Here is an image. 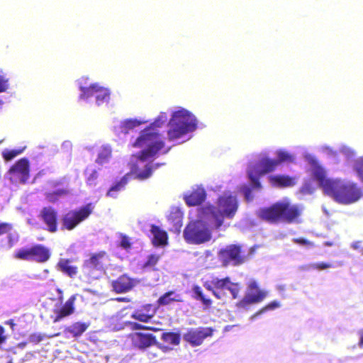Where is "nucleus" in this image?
<instances>
[{
    "label": "nucleus",
    "mask_w": 363,
    "mask_h": 363,
    "mask_svg": "<svg viewBox=\"0 0 363 363\" xmlns=\"http://www.w3.org/2000/svg\"><path fill=\"white\" fill-rule=\"evenodd\" d=\"M50 257V251L43 245H38L32 247V260L38 262H45Z\"/></svg>",
    "instance_id": "obj_20"
},
{
    "label": "nucleus",
    "mask_w": 363,
    "mask_h": 363,
    "mask_svg": "<svg viewBox=\"0 0 363 363\" xmlns=\"http://www.w3.org/2000/svg\"><path fill=\"white\" fill-rule=\"evenodd\" d=\"M213 334V330L210 328H191L186 333L184 334L183 338L191 346H199L202 344L203 340L211 337Z\"/></svg>",
    "instance_id": "obj_12"
},
{
    "label": "nucleus",
    "mask_w": 363,
    "mask_h": 363,
    "mask_svg": "<svg viewBox=\"0 0 363 363\" xmlns=\"http://www.w3.org/2000/svg\"><path fill=\"white\" fill-rule=\"evenodd\" d=\"M339 151L348 161L353 160L355 156V152L350 147L345 145H341L339 148Z\"/></svg>",
    "instance_id": "obj_35"
},
{
    "label": "nucleus",
    "mask_w": 363,
    "mask_h": 363,
    "mask_svg": "<svg viewBox=\"0 0 363 363\" xmlns=\"http://www.w3.org/2000/svg\"><path fill=\"white\" fill-rule=\"evenodd\" d=\"M182 297L179 294H176L174 291H169L163 294L158 299V303L162 306L169 305L173 301H182Z\"/></svg>",
    "instance_id": "obj_26"
},
{
    "label": "nucleus",
    "mask_w": 363,
    "mask_h": 363,
    "mask_svg": "<svg viewBox=\"0 0 363 363\" xmlns=\"http://www.w3.org/2000/svg\"><path fill=\"white\" fill-rule=\"evenodd\" d=\"M267 296V291L259 289L255 281L250 283L244 298L237 303L238 308L249 310L252 304L262 302Z\"/></svg>",
    "instance_id": "obj_10"
},
{
    "label": "nucleus",
    "mask_w": 363,
    "mask_h": 363,
    "mask_svg": "<svg viewBox=\"0 0 363 363\" xmlns=\"http://www.w3.org/2000/svg\"><path fill=\"white\" fill-rule=\"evenodd\" d=\"M183 213L178 207H172L167 216L168 220L173 224L174 230H179L182 225Z\"/></svg>",
    "instance_id": "obj_21"
},
{
    "label": "nucleus",
    "mask_w": 363,
    "mask_h": 363,
    "mask_svg": "<svg viewBox=\"0 0 363 363\" xmlns=\"http://www.w3.org/2000/svg\"><path fill=\"white\" fill-rule=\"evenodd\" d=\"M48 274V270L45 269L41 274L38 275V277H39V279H45L47 278Z\"/></svg>",
    "instance_id": "obj_55"
},
{
    "label": "nucleus",
    "mask_w": 363,
    "mask_h": 363,
    "mask_svg": "<svg viewBox=\"0 0 363 363\" xmlns=\"http://www.w3.org/2000/svg\"><path fill=\"white\" fill-rule=\"evenodd\" d=\"M70 260L66 259H60L57 267L60 270L70 277H74L77 274V267L70 264Z\"/></svg>",
    "instance_id": "obj_25"
},
{
    "label": "nucleus",
    "mask_w": 363,
    "mask_h": 363,
    "mask_svg": "<svg viewBox=\"0 0 363 363\" xmlns=\"http://www.w3.org/2000/svg\"><path fill=\"white\" fill-rule=\"evenodd\" d=\"M240 192L242 194L246 201L250 202L252 201V190L247 185L244 184L241 186Z\"/></svg>",
    "instance_id": "obj_41"
},
{
    "label": "nucleus",
    "mask_w": 363,
    "mask_h": 363,
    "mask_svg": "<svg viewBox=\"0 0 363 363\" xmlns=\"http://www.w3.org/2000/svg\"><path fill=\"white\" fill-rule=\"evenodd\" d=\"M226 289L230 292L233 298H236L240 288L238 284L232 283L230 281V284L228 285Z\"/></svg>",
    "instance_id": "obj_42"
},
{
    "label": "nucleus",
    "mask_w": 363,
    "mask_h": 363,
    "mask_svg": "<svg viewBox=\"0 0 363 363\" xmlns=\"http://www.w3.org/2000/svg\"><path fill=\"white\" fill-rule=\"evenodd\" d=\"M65 194V191L63 189H57L52 193L48 194L47 196L49 201L54 202L60 196Z\"/></svg>",
    "instance_id": "obj_43"
},
{
    "label": "nucleus",
    "mask_w": 363,
    "mask_h": 363,
    "mask_svg": "<svg viewBox=\"0 0 363 363\" xmlns=\"http://www.w3.org/2000/svg\"><path fill=\"white\" fill-rule=\"evenodd\" d=\"M322 149H323V151L324 152L327 153L328 155L335 156L337 154L335 151H333L329 147L324 146L322 147Z\"/></svg>",
    "instance_id": "obj_50"
},
{
    "label": "nucleus",
    "mask_w": 363,
    "mask_h": 363,
    "mask_svg": "<svg viewBox=\"0 0 363 363\" xmlns=\"http://www.w3.org/2000/svg\"><path fill=\"white\" fill-rule=\"evenodd\" d=\"M45 335L41 333H33L29 335L28 341L33 343H38L43 340Z\"/></svg>",
    "instance_id": "obj_44"
},
{
    "label": "nucleus",
    "mask_w": 363,
    "mask_h": 363,
    "mask_svg": "<svg viewBox=\"0 0 363 363\" xmlns=\"http://www.w3.org/2000/svg\"><path fill=\"white\" fill-rule=\"evenodd\" d=\"M86 78H81L78 84L81 94L79 99L88 103H95L96 106H101L108 103L110 99V91L108 89L99 86L97 84H89Z\"/></svg>",
    "instance_id": "obj_8"
},
{
    "label": "nucleus",
    "mask_w": 363,
    "mask_h": 363,
    "mask_svg": "<svg viewBox=\"0 0 363 363\" xmlns=\"http://www.w3.org/2000/svg\"><path fill=\"white\" fill-rule=\"evenodd\" d=\"M161 338L164 342L174 345H178L180 342V334L179 333H163Z\"/></svg>",
    "instance_id": "obj_31"
},
{
    "label": "nucleus",
    "mask_w": 363,
    "mask_h": 363,
    "mask_svg": "<svg viewBox=\"0 0 363 363\" xmlns=\"http://www.w3.org/2000/svg\"><path fill=\"white\" fill-rule=\"evenodd\" d=\"M112 155V150L110 145H104L98 150L97 157L95 162L99 166H104L109 163Z\"/></svg>",
    "instance_id": "obj_18"
},
{
    "label": "nucleus",
    "mask_w": 363,
    "mask_h": 363,
    "mask_svg": "<svg viewBox=\"0 0 363 363\" xmlns=\"http://www.w3.org/2000/svg\"><path fill=\"white\" fill-rule=\"evenodd\" d=\"M92 211L91 203H88L79 210L69 211L62 218L63 226L68 230H73L81 222L86 220Z\"/></svg>",
    "instance_id": "obj_9"
},
{
    "label": "nucleus",
    "mask_w": 363,
    "mask_h": 363,
    "mask_svg": "<svg viewBox=\"0 0 363 363\" xmlns=\"http://www.w3.org/2000/svg\"><path fill=\"white\" fill-rule=\"evenodd\" d=\"M311 171L324 194L336 202L348 205L361 198L362 190L356 183L347 179L327 178L325 169L316 162L311 164Z\"/></svg>",
    "instance_id": "obj_2"
},
{
    "label": "nucleus",
    "mask_w": 363,
    "mask_h": 363,
    "mask_svg": "<svg viewBox=\"0 0 363 363\" xmlns=\"http://www.w3.org/2000/svg\"><path fill=\"white\" fill-rule=\"evenodd\" d=\"M4 328L0 325V336H4Z\"/></svg>",
    "instance_id": "obj_62"
},
{
    "label": "nucleus",
    "mask_w": 363,
    "mask_h": 363,
    "mask_svg": "<svg viewBox=\"0 0 363 363\" xmlns=\"http://www.w3.org/2000/svg\"><path fill=\"white\" fill-rule=\"evenodd\" d=\"M22 151H23V150H6L2 152V156L5 160L9 161V160H11L12 159H13L17 155H20L22 152Z\"/></svg>",
    "instance_id": "obj_40"
},
{
    "label": "nucleus",
    "mask_w": 363,
    "mask_h": 363,
    "mask_svg": "<svg viewBox=\"0 0 363 363\" xmlns=\"http://www.w3.org/2000/svg\"><path fill=\"white\" fill-rule=\"evenodd\" d=\"M352 247L354 249V250H358L360 248V242H355L354 243L352 244Z\"/></svg>",
    "instance_id": "obj_56"
},
{
    "label": "nucleus",
    "mask_w": 363,
    "mask_h": 363,
    "mask_svg": "<svg viewBox=\"0 0 363 363\" xmlns=\"http://www.w3.org/2000/svg\"><path fill=\"white\" fill-rule=\"evenodd\" d=\"M76 300V295H72L57 311L55 322H58L64 317L71 315L74 313V303Z\"/></svg>",
    "instance_id": "obj_19"
},
{
    "label": "nucleus",
    "mask_w": 363,
    "mask_h": 363,
    "mask_svg": "<svg viewBox=\"0 0 363 363\" xmlns=\"http://www.w3.org/2000/svg\"><path fill=\"white\" fill-rule=\"evenodd\" d=\"M160 259V256L156 255H150L147 257V261L143 266V269H150L155 270V265L157 264Z\"/></svg>",
    "instance_id": "obj_33"
},
{
    "label": "nucleus",
    "mask_w": 363,
    "mask_h": 363,
    "mask_svg": "<svg viewBox=\"0 0 363 363\" xmlns=\"http://www.w3.org/2000/svg\"><path fill=\"white\" fill-rule=\"evenodd\" d=\"M138 284H140L139 279H131L126 274H123L112 282V286L117 293H125Z\"/></svg>",
    "instance_id": "obj_14"
},
{
    "label": "nucleus",
    "mask_w": 363,
    "mask_h": 363,
    "mask_svg": "<svg viewBox=\"0 0 363 363\" xmlns=\"http://www.w3.org/2000/svg\"><path fill=\"white\" fill-rule=\"evenodd\" d=\"M12 229V225L8 223H0V235L9 233Z\"/></svg>",
    "instance_id": "obj_46"
},
{
    "label": "nucleus",
    "mask_w": 363,
    "mask_h": 363,
    "mask_svg": "<svg viewBox=\"0 0 363 363\" xmlns=\"http://www.w3.org/2000/svg\"><path fill=\"white\" fill-rule=\"evenodd\" d=\"M167 121V115L162 112L154 123L140 132V136L133 145L142 148V150L138 155H132L129 163L130 173L126 174L119 182L113 185L108 191L107 196L116 198L117 193L124 189L133 174L135 178L138 179H146L152 175L154 169L163 164L160 163L152 164L149 161L164 147V143L155 128L160 127Z\"/></svg>",
    "instance_id": "obj_1"
},
{
    "label": "nucleus",
    "mask_w": 363,
    "mask_h": 363,
    "mask_svg": "<svg viewBox=\"0 0 363 363\" xmlns=\"http://www.w3.org/2000/svg\"><path fill=\"white\" fill-rule=\"evenodd\" d=\"M62 148L63 150H65V151L68 152L71 150L72 148V143L71 142L69 141H65L62 144Z\"/></svg>",
    "instance_id": "obj_51"
},
{
    "label": "nucleus",
    "mask_w": 363,
    "mask_h": 363,
    "mask_svg": "<svg viewBox=\"0 0 363 363\" xmlns=\"http://www.w3.org/2000/svg\"><path fill=\"white\" fill-rule=\"evenodd\" d=\"M8 242H9V248L11 249L17 242H18V236L16 234H9L7 236Z\"/></svg>",
    "instance_id": "obj_49"
},
{
    "label": "nucleus",
    "mask_w": 363,
    "mask_h": 363,
    "mask_svg": "<svg viewBox=\"0 0 363 363\" xmlns=\"http://www.w3.org/2000/svg\"><path fill=\"white\" fill-rule=\"evenodd\" d=\"M238 208L236 196L230 193H225L218 199L216 206H206L201 208L203 218H210V225L218 229L225 218L234 217Z\"/></svg>",
    "instance_id": "obj_3"
},
{
    "label": "nucleus",
    "mask_w": 363,
    "mask_h": 363,
    "mask_svg": "<svg viewBox=\"0 0 363 363\" xmlns=\"http://www.w3.org/2000/svg\"><path fill=\"white\" fill-rule=\"evenodd\" d=\"M157 347H160V349H162L163 351H167L168 350H170L168 347H166V346H162L160 344L157 343Z\"/></svg>",
    "instance_id": "obj_58"
},
{
    "label": "nucleus",
    "mask_w": 363,
    "mask_h": 363,
    "mask_svg": "<svg viewBox=\"0 0 363 363\" xmlns=\"http://www.w3.org/2000/svg\"><path fill=\"white\" fill-rule=\"evenodd\" d=\"M293 242L301 245L313 247V243L304 238H294Z\"/></svg>",
    "instance_id": "obj_48"
},
{
    "label": "nucleus",
    "mask_w": 363,
    "mask_h": 363,
    "mask_svg": "<svg viewBox=\"0 0 363 363\" xmlns=\"http://www.w3.org/2000/svg\"><path fill=\"white\" fill-rule=\"evenodd\" d=\"M302 212V208L298 205H291L286 198L274 203L270 207L262 208L257 211V216L270 223L280 220L287 223L294 222Z\"/></svg>",
    "instance_id": "obj_5"
},
{
    "label": "nucleus",
    "mask_w": 363,
    "mask_h": 363,
    "mask_svg": "<svg viewBox=\"0 0 363 363\" xmlns=\"http://www.w3.org/2000/svg\"><path fill=\"white\" fill-rule=\"evenodd\" d=\"M192 294L194 298L201 301L206 306H209L211 305V300L205 297L200 286H194L192 288Z\"/></svg>",
    "instance_id": "obj_29"
},
{
    "label": "nucleus",
    "mask_w": 363,
    "mask_h": 363,
    "mask_svg": "<svg viewBox=\"0 0 363 363\" xmlns=\"http://www.w3.org/2000/svg\"><path fill=\"white\" fill-rule=\"evenodd\" d=\"M132 341L133 345L140 350L157 345L155 337L147 333H135L133 335Z\"/></svg>",
    "instance_id": "obj_15"
},
{
    "label": "nucleus",
    "mask_w": 363,
    "mask_h": 363,
    "mask_svg": "<svg viewBox=\"0 0 363 363\" xmlns=\"http://www.w3.org/2000/svg\"><path fill=\"white\" fill-rule=\"evenodd\" d=\"M278 161L265 157H257L250 161L247 169V174L254 189H259L261 184L259 177L264 174L273 171L275 167L282 162H292L294 159L292 155L284 150L277 152Z\"/></svg>",
    "instance_id": "obj_4"
},
{
    "label": "nucleus",
    "mask_w": 363,
    "mask_h": 363,
    "mask_svg": "<svg viewBox=\"0 0 363 363\" xmlns=\"http://www.w3.org/2000/svg\"><path fill=\"white\" fill-rule=\"evenodd\" d=\"M152 317V315H148L142 311H136L132 315V318L140 322H148Z\"/></svg>",
    "instance_id": "obj_39"
},
{
    "label": "nucleus",
    "mask_w": 363,
    "mask_h": 363,
    "mask_svg": "<svg viewBox=\"0 0 363 363\" xmlns=\"http://www.w3.org/2000/svg\"><path fill=\"white\" fill-rule=\"evenodd\" d=\"M8 174L10 179L18 180L21 183H26L29 177V163L27 159L18 160L9 169Z\"/></svg>",
    "instance_id": "obj_13"
},
{
    "label": "nucleus",
    "mask_w": 363,
    "mask_h": 363,
    "mask_svg": "<svg viewBox=\"0 0 363 363\" xmlns=\"http://www.w3.org/2000/svg\"><path fill=\"white\" fill-rule=\"evenodd\" d=\"M88 328L85 323H75L66 329V332L70 333L73 337L80 336Z\"/></svg>",
    "instance_id": "obj_28"
},
{
    "label": "nucleus",
    "mask_w": 363,
    "mask_h": 363,
    "mask_svg": "<svg viewBox=\"0 0 363 363\" xmlns=\"http://www.w3.org/2000/svg\"><path fill=\"white\" fill-rule=\"evenodd\" d=\"M8 363H13L12 360H10Z\"/></svg>",
    "instance_id": "obj_64"
},
{
    "label": "nucleus",
    "mask_w": 363,
    "mask_h": 363,
    "mask_svg": "<svg viewBox=\"0 0 363 363\" xmlns=\"http://www.w3.org/2000/svg\"><path fill=\"white\" fill-rule=\"evenodd\" d=\"M6 324H9L12 329H13V327L16 325L15 323H13L12 320H9L6 322Z\"/></svg>",
    "instance_id": "obj_59"
},
{
    "label": "nucleus",
    "mask_w": 363,
    "mask_h": 363,
    "mask_svg": "<svg viewBox=\"0 0 363 363\" xmlns=\"http://www.w3.org/2000/svg\"><path fill=\"white\" fill-rule=\"evenodd\" d=\"M333 267V265L331 264L325 263V262H318V263H313L308 265L306 269L308 270L310 269H319V270H323L328 268Z\"/></svg>",
    "instance_id": "obj_38"
},
{
    "label": "nucleus",
    "mask_w": 363,
    "mask_h": 363,
    "mask_svg": "<svg viewBox=\"0 0 363 363\" xmlns=\"http://www.w3.org/2000/svg\"><path fill=\"white\" fill-rule=\"evenodd\" d=\"M146 121L138 119H127L121 123V130L122 133L127 134L129 131L133 130L135 127L146 123Z\"/></svg>",
    "instance_id": "obj_27"
},
{
    "label": "nucleus",
    "mask_w": 363,
    "mask_h": 363,
    "mask_svg": "<svg viewBox=\"0 0 363 363\" xmlns=\"http://www.w3.org/2000/svg\"><path fill=\"white\" fill-rule=\"evenodd\" d=\"M151 233L152 234V242L155 245L162 246L167 242V235L164 230H162L156 225L151 226Z\"/></svg>",
    "instance_id": "obj_22"
},
{
    "label": "nucleus",
    "mask_w": 363,
    "mask_h": 363,
    "mask_svg": "<svg viewBox=\"0 0 363 363\" xmlns=\"http://www.w3.org/2000/svg\"><path fill=\"white\" fill-rule=\"evenodd\" d=\"M104 257V254L94 255L90 257L89 259L86 260L84 263L85 267L89 269L90 271L96 269L98 271L103 270V264L101 259Z\"/></svg>",
    "instance_id": "obj_24"
},
{
    "label": "nucleus",
    "mask_w": 363,
    "mask_h": 363,
    "mask_svg": "<svg viewBox=\"0 0 363 363\" xmlns=\"http://www.w3.org/2000/svg\"><path fill=\"white\" fill-rule=\"evenodd\" d=\"M16 257L20 259L32 260V247L19 250L16 254Z\"/></svg>",
    "instance_id": "obj_34"
},
{
    "label": "nucleus",
    "mask_w": 363,
    "mask_h": 363,
    "mask_svg": "<svg viewBox=\"0 0 363 363\" xmlns=\"http://www.w3.org/2000/svg\"><path fill=\"white\" fill-rule=\"evenodd\" d=\"M213 294L218 298H222V297L223 296L222 289H216V290L213 291Z\"/></svg>",
    "instance_id": "obj_54"
},
{
    "label": "nucleus",
    "mask_w": 363,
    "mask_h": 363,
    "mask_svg": "<svg viewBox=\"0 0 363 363\" xmlns=\"http://www.w3.org/2000/svg\"><path fill=\"white\" fill-rule=\"evenodd\" d=\"M134 328L136 329V330L149 329V330H154V331L157 330L156 328H146V327H145L143 325L139 324V323H135Z\"/></svg>",
    "instance_id": "obj_52"
},
{
    "label": "nucleus",
    "mask_w": 363,
    "mask_h": 363,
    "mask_svg": "<svg viewBox=\"0 0 363 363\" xmlns=\"http://www.w3.org/2000/svg\"><path fill=\"white\" fill-rule=\"evenodd\" d=\"M281 306V303L280 302L277 301H273L272 302L269 303V304H267V306H265L264 307H263L262 309H260L259 311H258L257 313H255L254 315H252L250 318V320L251 321H253L255 320L258 316L261 315L262 314L264 313L265 312L268 311H273V310H275L277 308H279V307Z\"/></svg>",
    "instance_id": "obj_30"
},
{
    "label": "nucleus",
    "mask_w": 363,
    "mask_h": 363,
    "mask_svg": "<svg viewBox=\"0 0 363 363\" xmlns=\"http://www.w3.org/2000/svg\"><path fill=\"white\" fill-rule=\"evenodd\" d=\"M119 245L126 250L130 248L131 244L130 242L129 238L127 236L123 235L121 237Z\"/></svg>",
    "instance_id": "obj_45"
},
{
    "label": "nucleus",
    "mask_w": 363,
    "mask_h": 363,
    "mask_svg": "<svg viewBox=\"0 0 363 363\" xmlns=\"http://www.w3.org/2000/svg\"><path fill=\"white\" fill-rule=\"evenodd\" d=\"M85 175L87 184L90 186H94L96 184V179L98 178L97 171L94 168L88 167L85 170Z\"/></svg>",
    "instance_id": "obj_32"
},
{
    "label": "nucleus",
    "mask_w": 363,
    "mask_h": 363,
    "mask_svg": "<svg viewBox=\"0 0 363 363\" xmlns=\"http://www.w3.org/2000/svg\"><path fill=\"white\" fill-rule=\"evenodd\" d=\"M357 334L359 337V341L358 345L359 347H363V329L359 330L357 332Z\"/></svg>",
    "instance_id": "obj_53"
},
{
    "label": "nucleus",
    "mask_w": 363,
    "mask_h": 363,
    "mask_svg": "<svg viewBox=\"0 0 363 363\" xmlns=\"http://www.w3.org/2000/svg\"><path fill=\"white\" fill-rule=\"evenodd\" d=\"M354 169L358 177L363 182V157H361L354 161Z\"/></svg>",
    "instance_id": "obj_36"
},
{
    "label": "nucleus",
    "mask_w": 363,
    "mask_h": 363,
    "mask_svg": "<svg viewBox=\"0 0 363 363\" xmlns=\"http://www.w3.org/2000/svg\"><path fill=\"white\" fill-rule=\"evenodd\" d=\"M313 191L314 188L310 183L308 182H306L301 188V192L305 194H313Z\"/></svg>",
    "instance_id": "obj_47"
},
{
    "label": "nucleus",
    "mask_w": 363,
    "mask_h": 363,
    "mask_svg": "<svg viewBox=\"0 0 363 363\" xmlns=\"http://www.w3.org/2000/svg\"><path fill=\"white\" fill-rule=\"evenodd\" d=\"M360 252L363 255V247L360 249Z\"/></svg>",
    "instance_id": "obj_63"
},
{
    "label": "nucleus",
    "mask_w": 363,
    "mask_h": 363,
    "mask_svg": "<svg viewBox=\"0 0 363 363\" xmlns=\"http://www.w3.org/2000/svg\"><path fill=\"white\" fill-rule=\"evenodd\" d=\"M206 199V191L203 188L197 187L190 194L184 195V200L189 206H196L201 203Z\"/></svg>",
    "instance_id": "obj_17"
},
{
    "label": "nucleus",
    "mask_w": 363,
    "mask_h": 363,
    "mask_svg": "<svg viewBox=\"0 0 363 363\" xmlns=\"http://www.w3.org/2000/svg\"><path fill=\"white\" fill-rule=\"evenodd\" d=\"M5 340H6V337L4 335L0 336V345H1Z\"/></svg>",
    "instance_id": "obj_61"
},
{
    "label": "nucleus",
    "mask_w": 363,
    "mask_h": 363,
    "mask_svg": "<svg viewBox=\"0 0 363 363\" xmlns=\"http://www.w3.org/2000/svg\"><path fill=\"white\" fill-rule=\"evenodd\" d=\"M271 182L277 186L289 187L295 185V179L285 175H276L270 177Z\"/></svg>",
    "instance_id": "obj_23"
},
{
    "label": "nucleus",
    "mask_w": 363,
    "mask_h": 363,
    "mask_svg": "<svg viewBox=\"0 0 363 363\" xmlns=\"http://www.w3.org/2000/svg\"><path fill=\"white\" fill-rule=\"evenodd\" d=\"M44 223L47 225L50 232L57 230V212L51 207H45L40 213Z\"/></svg>",
    "instance_id": "obj_16"
},
{
    "label": "nucleus",
    "mask_w": 363,
    "mask_h": 363,
    "mask_svg": "<svg viewBox=\"0 0 363 363\" xmlns=\"http://www.w3.org/2000/svg\"><path fill=\"white\" fill-rule=\"evenodd\" d=\"M27 345V342H20L17 345V347L19 348V349H24L26 347Z\"/></svg>",
    "instance_id": "obj_57"
},
{
    "label": "nucleus",
    "mask_w": 363,
    "mask_h": 363,
    "mask_svg": "<svg viewBox=\"0 0 363 363\" xmlns=\"http://www.w3.org/2000/svg\"><path fill=\"white\" fill-rule=\"evenodd\" d=\"M202 209H198V220L192 221L185 228L184 239L189 243L201 244L211 239V230L216 229L210 225V218H203Z\"/></svg>",
    "instance_id": "obj_7"
},
{
    "label": "nucleus",
    "mask_w": 363,
    "mask_h": 363,
    "mask_svg": "<svg viewBox=\"0 0 363 363\" xmlns=\"http://www.w3.org/2000/svg\"><path fill=\"white\" fill-rule=\"evenodd\" d=\"M198 121L196 116L184 108H178L172 113L169 121L167 135L170 140H175L194 131L197 128Z\"/></svg>",
    "instance_id": "obj_6"
},
{
    "label": "nucleus",
    "mask_w": 363,
    "mask_h": 363,
    "mask_svg": "<svg viewBox=\"0 0 363 363\" xmlns=\"http://www.w3.org/2000/svg\"><path fill=\"white\" fill-rule=\"evenodd\" d=\"M220 259L224 265H238L244 262V258L240 255V246L232 245L220 250Z\"/></svg>",
    "instance_id": "obj_11"
},
{
    "label": "nucleus",
    "mask_w": 363,
    "mask_h": 363,
    "mask_svg": "<svg viewBox=\"0 0 363 363\" xmlns=\"http://www.w3.org/2000/svg\"><path fill=\"white\" fill-rule=\"evenodd\" d=\"M230 279L226 277L225 279H216L213 280V283L216 289H226L228 285L230 284Z\"/></svg>",
    "instance_id": "obj_37"
},
{
    "label": "nucleus",
    "mask_w": 363,
    "mask_h": 363,
    "mask_svg": "<svg viewBox=\"0 0 363 363\" xmlns=\"http://www.w3.org/2000/svg\"><path fill=\"white\" fill-rule=\"evenodd\" d=\"M117 300L119 301H125V302H128L130 301L128 298H117Z\"/></svg>",
    "instance_id": "obj_60"
}]
</instances>
